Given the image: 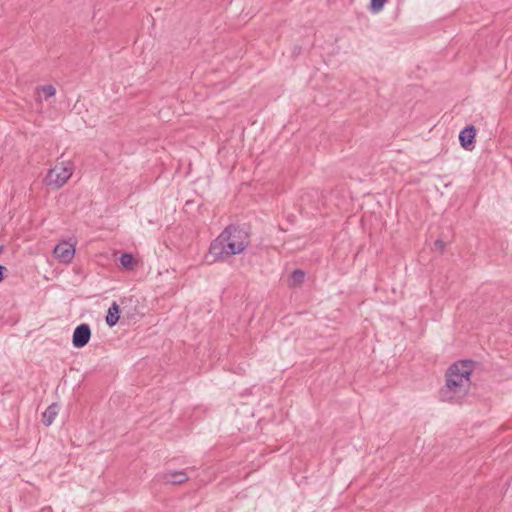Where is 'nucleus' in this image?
Returning <instances> with one entry per match:
<instances>
[{
  "mask_svg": "<svg viewBox=\"0 0 512 512\" xmlns=\"http://www.w3.org/2000/svg\"><path fill=\"white\" fill-rule=\"evenodd\" d=\"M475 365L471 360H461L452 364L446 372L445 385L439 391V398L444 402H459L469 392L471 375Z\"/></svg>",
  "mask_w": 512,
  "mask_h": 512,
  "instance_id": "f257e3e1",
  "label": "nucleus"
},
{
  "mask_svg": "<svg viewBox=\"0 0 512 512\" xmlns=\"http://www.w3.org/2000/svg\"><path fill=\"white\" fill-rule=\"evenodd\" d=\"M249 244L250 236L245 229L236 226H228L211 243L209 256L213 258L212 261H216L232 255L241 254Z\"/></svg>",
  "mask_w": 512,
  "mask_h": 512,
  "instance_id": "f03ea898",
  "label": "nucleus"
},
{
  "mask_svg": "<svg viewBox=\"0 0 512 512\" xmlns=\"http://www.w3.org/2000/svg\"><path fill=\"white\" fill-rule=\"evenodd\" d=\"M74 169V164L69 160L56 163L45 176V185L52 189L61 188L71 178L74 173Z\"/></svg>",
  "mask_w": 512,
  "mask_h": 512,
  "instance_id": "7ed1b4c3",
  "label": "nucleus"
},
{
  "mask_svg": "<svg viewBox=\"0 0 512 512\" xmlns=\"http://www.w3.org/2000/svg\"><path fill=\"white\" fill-rule=\"evenodd\" d=\"M54 257L61 263H70L75 255V245L68 242L62 241L57 244L54 248Z\"/></svg>",
  "mask_w": 512,
  "mask_h": 512,
  "instance_id": "20e7f679",
  "label": "nucleus"
},
{
  "mask_svg": "<svg viewBox=\"0 0 512 512\" xmlns=\"http://www.w3.org/2000/svg\"><path fill=\"white\" fill-rule=\"evenodd\" d=\"M91 337L90 326L86 323L80 324L74 329L72 344L76 348H82L89 342Z\"/></svg>",
  "mask_w": 512,
  "mask_h": 512,
  "instance_id": "39448f33",
  "label": "nucleus"
},
{
  "mask_svg": "<svg viewBox=\"0 0 512 512\" xmlns=\"http://www.w3.org/2000/svg\"><path fill=\"white\" fill-rule=\"evenodd\" d=\"M189 476L185 470L181 471H166L160 475L161 481L167 484H181L188 480Z\"/></svg>",
  "mask_w": 512,
  "mask_h": 512,
  "instance_id": "423d86ee",
  "label": "nucleus"
},
{
  "mask_svg": "<svg viewBox=\"0 0 512 512\" xmlns=\"http://www.w3.org/2000/svg\"><path fill=\"white\" fill-rule=\"evenodd\" d=\"M475 128L474 126H467L461 130L459 134V141L461 146L466 150H471L475 139Z\"/></svg>",
  "mask_w": 512,
  "mask_h": 512,
  "instance_id": "0eeeda50",
  "label": "nucleus"
},
{
  "mask_svg": "<svg viewBox=\"0 0 512 512\" xmlns=\"http://www.w3.org/2000/svg\"><path fill=\"white\" fill-rule=\"evenodd\" d=\"M37 101H44L52 98L56 94V89L53 85H44L36 89L35 93Z\"/></svg>",
  "mask_w": 512,
  "mask_h": 512,
  "instance_id": "6e6552de",
  "label": "nucleus"
},
{
  "mask_svg": "<svg viewBox=\"0 0 512 512\" xmlns=\"http://www.w3.org/2000/svg\"><path fill=\"white\" fill-rule=\"evenodd\" d=\"M59 407L56 403L51 404L43 413H42V422L45 426H49L53 423L54 419L58 415Z\"/></svg>",
  "mask_w": 512,
  "mask_h": 512,
  "instance_id": "1a4fd4ad",
  "label": "nucleus"
},
{
  "mask_svg": "<svg viewBox=\"0 0 512 512\" xmlns=\"http://www.w3.org/2000/svg\"><path fill=\"white\" fill-rule=\"evenodd\" d=\"M119 313V306L115 302L112 303V305L108 309L106 316V323L108 326L113 327L114 325H116V323L119 320Z\"/></svg>",
  "mask_w": 512,
  "mask_h": 512,
  "instance_id": "9d476101",
  "label": "nucleus"
},
{
  "mask_svg": "<svg viewBox=\"0 0 512 512\" xmlns=\"http://www.w3.org/2000/svg\"><path fill=\"white\" fill-rule=\"evenodd\" d=\"M123 268L132 270L136 265V261L131 253H123L119 258Z\"/></svg>",
  "mask_w": 512,
  "mask_h": 512,
  "instance_id": "9b49d317",
  "label": "nucleus"
},
{
  "mask_svg": "<svg viewBox=\"0 0 512 512\" xmlns=\"http://www.w3.org/2000/svg\"><path fill=\"white\" fill-rule=\"evenodd\" d=\"M305 278V274L301 270H295L290 277V281L292 285L300 284L303 282Z\"/></svg>",
  "mask_w": 512,
  "mask_h": 512,
  "instance_id": "f8f14e48",
  "label": "nucleus"
},
{
  "mask_svg": "<svg viewBox=\"0 0 512 512\" xmlns=\"http://www.w3.org/2000/svg\"><path fill=\"white\" fill-rule=\"evenodd\" d=\"M386 2H387V0H371V2H370L371 12L379 13L383 9Z\"/></svg>",
  "mask_w": 512,
  "mask_h": 512,
  "instance_id": "ddd939ff",
  "label": "nucleus"
},
{
  "mask_svg": "<svg viewBox=\"0 0 512 512\" xmlns=\"http://www.w3.org/2000/svg\"><path fill=\"white\" fill-rule=\"evenodd\" d=\"M435 246L439 249H442L443 248V242L441 240H437L435 242Z\"/></svg>",
  "mask_w": 512,
  "mask_h": 512,
  "instance_id": "4468645a",
  "label": "nucleus"
},
{
  "mask_svg": "<svg viewBox=\"0 0 512 512\" xmlns=\"http://www.w3.org/2000/svg\"><path fill=\"white\" fill-rule=\"evenodd\" d=\"M4 270H5V267H4V266H2V265H0V282H1V281H2V279H3V272H4Z\"/></svg>",
  "mask_w": 512,
  "mask_h": 512,
  "instance_id": "2eb2a0df",
  "label": "nucleus"
},
{
  "mask_svg": "<svg viewBox=\"0 0 512 512\" xmlns=\"http://www.w3.org/2000/svg\"><path fill=\"white\" fill-rule=\"evenodd\" d=\"M2 250H3V246H0V253L2 252Z\"/></svg>",
  "mask_w": 512,
  "mask_h": 512,
  "instance_id": "dca6fc26",
  "label": "nucleus"
}]
</instances>
